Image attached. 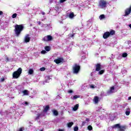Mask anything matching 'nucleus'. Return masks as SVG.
<instances>
[{
    "mask_svg": "<svg viewBox=\"0 0 131 131\" xmlns=\"http://www.w3.org/2000/svg\"><path fill=\"white\" fill-rule=\"evenodd\" d=\"M14 32L16 36L18 37L21 34V32L23 31L24 29V26L23 25H16L15 26Z\"/></svg>",
    "mask_w": 131,
    "mask_h": 131,
    "instance_id": "f257e3e1",
    "label": "nucleus"
},
{
    "mask_svg": "<svg viewBox=\"0 0 131 131\" xmlns=\"http://www.w3.org/2000/svg\"><path fill=\"white\" fill-rule=\"evenodd\" d=\"M80 71V66L76 63L72 68V72L73 74H78Z\"/></svg>",
    "mask_w": 131,
    "mask_h": 131,
    "instance_id": "f03ea898",
    "label": "nucleus"
},
{
    "mask_svg": "<svg viewBox=\"0 0 131 131\" xmlns=\"http://www.w3.org/2000/svg\"><path fill=\"white\" fill-rule=\"evenodd\" d=\"M21 73H22V68H19L16 71L13 73V78L15 79L19 78L20 75H21Z\"/></svg>",
    "mask_w": 131,
    "mask_h": 131,
    "instance_id": "7ed1b4c3",
    "label": "nucleus"
},
{
    "mask_svg": "<svg viewBox=\"0 0 131 131\" xmlns=\"http://www.w3.org/2000/svg\"><path fill=\"white\" fill-rule=\"evenodd\" d=\"M114 34H115V31L112 30L110 32H105L103 35V37L104 39H107L109 36L114 35Z\"/></svg>",
    "mask_w": 131,
    "mask_h": 131,
    "instance_id": "20e7f679",
    "label": "nucleus"
},
{
    "mask_svg": "<svg viewBox=\"0 0 131 131\" xmlns=\"http://www.w3.org/2000/svg\"><path fill=\"white\" fill-rule=\"evenodd\" d=\"M113 128H119L120 131H125L126 128V126H120V124H115L113 126Z\"/></svg>",
    "mask_w": 131,
    "mask_h": 131,
    "instance_id": "39448f33",
    "label": "nucleus"
},
{
    "mask_svg": "<svg viewBox=\"0 0 131 131\" xmlns=\"http://www.w3.org/2000/svg\"><path fill=\"white\" fill-rule=\"evenodd\" d=\"M99 7H100L101 9H104V8H106V7H107V2L104 0H101L99 2Z\"/></svg>",
    "mask_w": 131,
    "mask_h": 131,
    "instance_id": "423d86ee",
    "label": "nucleus"
},
{
    "mask_svg": "<svg viewBox=\"0 0 131 131\" xmlns=\"http://www.w3.org/2000/svg\"><path fill=\"white\" fill-rule=\"evenodd\" d=\"M42 40H43V41L46 42L51 41V40H53V37L51 35H48L43 37Z\"/></svg>",
    "mask_w": 131,
    "mask_h": 131,
    "instance_id": "0eeeda50",
    "label": "nucleus"
},
{
    "mask_svg": "<svg viewBox=\"0 0 131 131\" xmlns=\"http://www.w3.org/2000/svg\"><path fill=\"white\" fill-rule=\"evenodd\" d=\"M54 62L56 64H60V63H64L65 61L64 60V58L59 57L57 59H54Z\"/></svg>",
    "mask_w": 131,
    "mask_h": 131,
    "instance_id": "6e6552de",
    "label": "nucleus"
},
{
    "mask_svg": "<svg viewBox=\"0 0 131 131\" xmlns=\"http://www.w3.org/2000/svg\"><path fill=\"white\" fill-rule=\"evenodd\" d=\"M131 13V6L129 7V8H127L125 10V14L124 15V17H126V16H128Z\"/></svg>",
    "mask_w": 131,
    "mask_h": 131,
    "instance_id": "1a4fd4ad",
    "label": "nucleus"
},
{
    "mask_svg": "<svg viewBox=\"0 0 131 131\" xmlns=\"http://www.w3.org/2000/svg\"><path fill=\"white\" fill-rule=\"evenodd\" d=\"M115 89V88L114 86L111 87L110 90L107 91V95H110V94H113V93H114Z\"/></svg>",
    "mask_w": 131,
    "mask_h": 131,
    "instance_id": "9d476101",
    "label": "nucleus"
},
{
    "mask_svg": "<svg viewBox=\"0 0 131 131\" xmlns=\"http://www.w3.org/2000/svg\"><path fill=\"white\" fill-rule=\"evenodd\" d=\"M42 116H45V114L42 115V113H38L36 114L35 120H38L40 118H41Z\"/></svg>",
    "mask_w": 131,
    "mask_h": 131,
    "instance_id": "9b49d317",
    "label": "nucleus"
},
{
    "mask_svg": "<svg viewBox=\"0 0 131 131\" xmlns=\"http://www.w3.org/2000/svg\"><path fill=\"white\" fill-rule=\"evenodd\" d=\"M25 42H29L30 41V37H29V35H27L25 37V40H24Z\"/></svg>",
    "mask_w": 131,
    "mask_h": 131,
    "instance_id": "f8f14e48",
    "label": "nucleus"
},
{
    "mask_svg": "<svg viewBox=\"0 0 131 131\" xmlns=\"http://www.w3.org/2000/svg\"><path fill=\"white\" fill-rule=\"evenodd\" d=\"M101 66V63H97L96 65V71H100Z\"/></svg>",
    "mask_w": 131,
    "mask_h": 131,
    "instance_id": "ddd939ff",
    "label": "nucleus"
},
{
    "mask_svg": "<svg viewBox=\"0 0 131 131\" xmlns=\"http://www.w3.org/2000/svg\"><path fill=\"white\" fill-rule=\"evenodd\" d=\"M125 114H126V116H128V115H129V114H130V108H129V107L126 108Z\"/></svg>",
    "mask_w": 131,
    "mask_h": 131,
    "instance_id": "4468645a",
    "label": "nucleus"
},
{
    "mask_svg": "<svg viewBox=\"0 0 131 131\" xmlns=\"http://www.w3.org/2000/svg\"><path fill=\"white\" fill-rule=\"evenodd\" d=\"M49 110H50V105H47L44 108V109L43 110V112L47 113V112H48V111H49Z\"/></svg>",
    "mask_w": 131,
    "mask_h": 131,
    "instance_id": "2eb2a0df",
    "label": "nucleus"
},
{
    "mask_svg": "<svg viewBox=\"0 0 131 131\" xmlns=\"http://www.w3.org/2000/svg\"><path fill=\"white\" fill-rule=\"evenodd\" d=\"M94 101L95 104H98V103H99V97L97 96H95L94 97Z\"/></svg>",
    "mask_w": 131,
    "mask_h": 131,
    "instance_id": "dca6fc26",
    "label": "nucleus"
},
{
    "mask_svg": "<svg viewBox=\"0 0 131 131\" xmlns=\"http://www.w3.org/2000/svg\"><path fill=\"white\" fill-rule=\"evenodd\" d=\"M78 107H79V104H76L73 108V111H77Z\"/></svg>",
    "mask_w": 131,
    "mask_h": 131,
    "instance_id": "f3484780",
    "label": "nucleus"
},
{
    "mask_svg": "<svg viewBox=\"0 0 131 131\" xmlns=\"http://www.w3.org/2000/svg\"><path fill=\"white\" fill-rule=\"evenodd\" d=\"M52 112L55 116H58L59 115V113L57 110H53Z\"/></svg>",
    "mask_w": 131,
    "mask_h": 131,
    "instance_id": "a211bd4d",
    "label": "nucleus"
},
{
    "mask_svg": "<svg viewBox=\"0 0 131 131\" xmlns=\"http://www.w3.org/2000/svg\"><path fill=\"white\" fill-rule=\"evenodd\" d=\"M24 96H28L29 94L28 93V90H24L23 91Z\"/></svg>",
    "mask_w": 131,
    "mask_h": 131,
    "instance_id": "6ab92c4d",
    "label": "nucleus"
},
{
    "mask_svg": "<svg viewBox=\"0 0 131 131\" xmlns=\"http://www.w3.org/2000/svg\"><path fill=\"white\" fill-rule=\"evenodd\" d=\"M45 49L47 52H50L51 51V47L50 46H46Z\"/></svg>",
    "mask_w": 131,
    "mask_h": 131,
    "instance_id": "aec40b11",
    "label": "nucleus"
},
{
    "mask_svg": "<svg viewBox=\"0 0 131 131\" xmlns=\"http://www.w3.org/2000/svg\"><path fill=\"white\" fill-rule=\"evenodd\" d=\"M69 17L71 19H72V18H73V17H74V13H73V12L70 13L69 15Z\"/></svg>",
    "mask_w": 131,
    "mask_h": 131,
    "instance_id": "412c9836",
    "label": "nucleus"
},
{
    "mask_svg": "<svg viewBox=\"0 0 131 131\" xmlns=\"http://www.w3.org/2000/svg\"><path fill=\"white\" fill-rule=\"evenodd\" d=\"M73 124H74L73 122H70L68 123L67 124L68 127H71V126H72Z\"/></svg>",
    "mask_w": 131,
    "mask_h": 131,
    "instance_id": "4be33fe9",
    "label": "nucleus"
},
{
    "mask_svg": "<svg viewBox=\"0 0 131 131\" xmlns=\"http://www.w3.org/2000/svg\"><path fill=\"white\" fill-rule=\"evenodd\" d=\"M104 72H105V70H102L99 71V72H98V74H99L100 75H102V74H103Z\"/></svg>",
    "mask_w": 131,
    "mask_h": 131,
    "instance_id": "5701e85b",
    "label": "nucleus"
},
{
    "mask_svg": "<svg viewBox=\"0 0 131 131\" xmlns=\"http://www.w3.org/2000/svg\"><path fill=\"white\" fill-rule=\"evenodd\" d=\"M99 19L100 20H103V19H105V15L104 14L100 15Z\"/></svg>",
    "mask_w": 131,
    "mask_h": 131,
    "instance_id": "b1692460",
    "label": "nucleus"
},
{
    "mask_svg": "<svg viewBox=\"0 0 131 131\" xmlns=\"http://www.w3.org/2000/svg\"><path fill=\"white\" fill-rule=\"evenodd\" d=\"M33 72H34L33 69H30L29 70L28 73H29V74L31 75V74H33Z\"/></svg>",
    "mask_w": 131,
    "mask_h": 131,
    "instance_id": "393cba45",
    "label": "nucleus"
},
{
    "mask_svg": "<svg viewBox=\"0 0 131 131\" xmlns=\"http://www.w3.org/2000/svg\"><path fill=\"white\" fill-rule=\"evenodd\" d=\"M80 96L79 95H75L73 97V100H75L76 99H78V98H80Z\"/></svg>",
    "mask_w": 131,
    "mask_h": 131,
    "instance_id": "a878e982",
    "label": "nucleus"
},
{
    "mask_svg": "<svg viewBox=\"0 0 131 131\" xmlns=\"http://www.w3.org/2000/svg\"><path fill=\"white\" fill-rule=\"evenodd\" d=\"M122 57H123V58H126V57H127V53H123Z\"/></svg>",
    "mask_w": 131,
    "mask_h": 131,
    "instance_id": "bb28decb",
    "label": "nucleus"
},
{
    "mask_svg": "<svg viewBox=\"0 0 131 131\" xmlns=\"http://www.w3.org/2000/svg\"><path fill=\"white\" fill-rule=\"evenodd\" d=\"M88 130H93V126L92 125H89L88 127Z\"/></svg>",
    "mask_w": 131,
    "mask_h": 131,
    "instance_id": "cd10ccee",
    "label": "nucleus"
},
{
    "mask_svg": "<svg viewBox=\"0 0 131 131\" xmlns=\"http://www.w3.org/2000/svg\"><path fill=\"white\" fill-rule=\"evenodd\" d=\"M16 17H17V13H14V14H12V17L13 19H15V18H16Z\"/></svg>",
    "mask_w": 131,
    "mask_h": 131,
    "instance_id": "c85d7f7f",
    "label": "nucleus"
},
{
    "mask_svg": "<svg viewBox=\"0 0 131 131\" xmlns=\"http://www.w3.org/2000/svg\"><path fill=\"white\" fill-rule=\"evenodd\" d=\"M40 71H45L46 70V68L42 67L40 69Z\"/></svg>",
    "mask_w": 131,
    "mask_h": 131,
    "instance_id": "c756f323",
    "label": "nucleus"
},
{
    "mask_svg": "<svg viewBox=\"0 0 131 131\" xmlns=\"http://www.w3.org/2000/svg\"><path fill=\"white\" fill-rule=\"evenodd\" d=\"M90 88L91 89H95V88H96V86H95V85L91 84V85H90Z\"/></svg>",
    "mask_w": 131,
    "mask_h": 131,
    "instance_id": "7c9ffc66",
    "label": "nucleus"
},
{
    "mask_svg": "<svg viewBox=\"0 0 131 131\" xmlns=\"http://www.w3.org/2000/svg\"><path fill=\"white\" fill-rule=\"evenodd\" d=\"M74 130V131L78 130V126L75 127Z\"/></svg>",
    "mask_w": 131,
    "mask_h": 131,
    "instance_id": "2f4dec72",
    "label": "nucleus"
},
{
    "mask_svg": "<svg viewBox=\"0 0 131 131\" xmlns=\"http://www.w3.org/2000/svg\"><path fill=\"white\" fill-rule=\"evenodd\" d=\"M47 53V51H46L45 50H42L41 51V54H46Z\"/></svg>",
    "mask_w": 131,
    "mask_h": 131,
    "instance_id": "473e14b6",
    "label": "nucleus"
},
{
    "mask_svg": "<svg viewBox=\"0 0 131 131\" xmlns=\"http://www.w3.org/2000/svg\"><path fill=\"white\" fill-rule=\"evenodd\" d=\"M1 82H4V81H5V78H1Z\"/></svg>",
    "mask_w": 131,
    "mask_h": 131,
    "instance_id": "72a5a7b5",
    "label": "nucleus"
},
{
    "mask_svg": "<svg viewBox=\"0 0 131 131\" xmlns=\"http://www.w3.org/2000/svg\"><path fill=\"white\" fill-rule=\"evenodd\" d=\"M68 93L69 94H72V93H73V91H72V90H69V91H68Z\"/></svg>",
    "mask_w": 131,
    "mask_h": 131,
    "instance_id": "f704fd0d",
    "label": "nucleus"
},
{
    "mask_svg": "<svg viewBox=\"0 0 131 131\" xmlns=\"http://www.w3.org/2000/svg\"><path fill=\"white\" fill-rule=\"evenodd\" d=\"M64 2H66V0H60V3L61 4L64 3Z\"/></svg>",
    "mask_w": 131,
    "mask_h": 131,
    "instance_id": "c9c22d12",
    "label": "nucleus"
},
{
    "mask_svg": "<svg viewBox=\"0 0 131 131\" xmlns=\"http://www.w3.org/2000/svg\"><path fill=\"white\" fill-rule=\"evenodd\" d=\"M6 62H9V61H10V59L9 58V57H6Z\"/></svg>",
    "mask_w": 131,
    "mask_h": 131,
    "instance_id": "e433bc0d",
    "label": "nucleus"
},
{
    "mask_svg": "<svg viewBox=\"0 0 131 131\" xmlns=\"http://www.w3.org/2000/svg\"><path fill=\"white\" fill-rule=\"evenodd\" d=\"M17 131H23V128L20 127V128L19 129V130H17Z\"/></svg>",
    "mask_w": 131,
    "mask_h": 131,
    "instance_id": "4c0bfd02",
    "label": "nucleus"
},
{
    "mask_svg": "<svg viewBox=\"0 0 131 131\" xmlns=\"http://www.w3.org/2000/svg\"><path fill=\"white\" fill-rule=\"evenodd\" d=\"M4 14V12H3V11H0V15H3Z\"/></svg>",
    "mask_w": 131,
    "mask_h": 131,
    "instance_id": "58836bf2",
    "label": "nucleus"
},
{
    "mask_svg": "<svg viewBox=\"0 0 131 131\" xmlns=\"http://www.w3.org/2000/svg\"><path fill=\"white\" fill-rule=\"evenodd\" d=\"M75 35V34H73L71 35V36H70L71 37H74V35Z\"/></svg>",
    "mask_w": 131,
    "mask_h": 131,
    "instance_id": "ea45409f",
    "label": "nucleus"
},
{
    "mask_svg": "<svg viewBox=\"0 0 131 131\" xmlns=\"http://www.w3.org/2000/svg\"><path fill=\"white\" fill-rule=\"evenodd\" d=\"M37 24H38V25H40V24H41V23L40 21H38Z\"/></svg>",
    "mask_w": 131,
    "mask_h": 131,
    "instance_id": "a19ab883",
    "label": "nucleus"
},
{
    "mask_svg": "<svg viewBox=\"0 0 131 131\" xmlns=\"http://www.w3.org/2000/svg\"><path fill=\"white\" fill-rule=\"evenodd\" d=\"M58 131H64L63 129H60V128L58 129Z\"/></svg>",
    "mask_w": 131,
    "mask_h": 131,
    "instance_id": "79ce46f5",
    "label": "nucleus"
},
{
    "mask_svg": "<svg viewBox=\"0 0 131 131\" xmlns=\"http://www.w3.org/2000/svg\"><path fill=\"white\" fill-rule=\"evenodd\" d=\"M41 14L42 15H46V13H45L44 12H42Z\"/></svg>",
    "mask_w": 131,
    "mask_h": 131,
    "instance_id": "37998d69",
    "label": "nucleus"
},
{
    "mask_svg": "<svg viewBox=\"0 0 131 131\" xmlns=\"http://www.w3.org/2000/svg\"><path fill=\"white\" fill-rule=\"evenodd\" d=\"M86 121H90V119L86 118Z\"/></svg>",
    "mask_w": 131,
    "mask_h": 131,
    "instance_id": "c03bdc74",
    "label": "nucleus"
},
{
    "mask_svg": "<svg viewBox=\"0 0 131 131\" xmlns=\"http://www.w3.org/2000/svg\"><path fill=\"white\" fill-rule=\"evenodd\" d=\"M25 104L26 105H28V102L25 101Z\"/></svg>",
    "mask_w": 131,
    "mask_h": 131,
    "instance_id": "a18cd8bd",
    "label": "nucleus"
},
{
    "mask_svg": "<svg viewBox=\"0 0 131 131\" xmlns=\"http://www.w3.org/2000/svg\"><path fill=\"white\" fill-rule=\"evenodd\" d=\"M128 100H131V97L130 96L128 98Z\"/></svg>",
    "mask_w": 131,
    "mask_h": 131,
    "instance_id": "49530a36",
    "label": "nucleus"
},
{
    "mask_svg": "<svg viewBox=\"0 0 131 131\" xmlns=\"http://www.w3.org/2000/svg\"><path fill=\"white\" fill-rule=\"evenodd\" d=\"M129 27H130V28H131V24H130V25H129Z\"/></svg>",
    "mask_w": 131,
    "mask_h": 131,
    "instance_id": "de8ad7c7",
    "label": "nucleus"
},
{
    "mask_svg": "<svg viewBox=\"0 0 131 131\" xmlns=\"http://www.w3.org/2000/svg\"><path fill=\"white\" fill-rule=\"evenodd\" d=\"M82 123H85V122H83Z\"/></svg>",
    "mask_w": 131,
    "mask_h": 131,
    "instance_id": "09e8293b",
    "label": "nucleus"
},
{
    "mask_svg": "<svg viewBox=\"0 0 131 131\" xmlns=\"http://www.w3.org/2000/svg\"><path fill=\"white\" fill-rule=\"evenodd\" d=\"M40 131H43V129H41V130H40Z\"/></svg>",
    "mask_w": 131,
    "mask_h": 131,
    "instance_id": "8fccbe9b",
    "label": "nucleus"
}]
</instances>
